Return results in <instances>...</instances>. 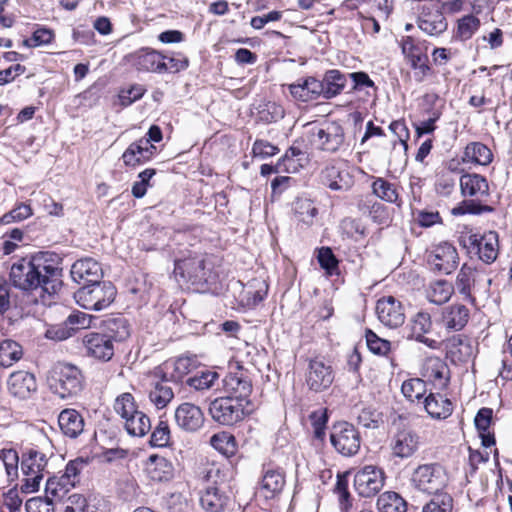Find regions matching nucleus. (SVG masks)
<instances>
[{
	"instance_id": "nucleus-1",
	"label": "nucleus",
	"mask_w": 512,
	"mask_h": 512,
	"mask_svg": "<svg viewBox=\"0 0 512 512\" xmlns=\"http://www.w3.org/2000/svg\"><path fill=\"white\" fill-rule=\"evenodd\" d=\"M59 259L48 252L18 259L10 267L9 281L20 290L35 293L44 305L61 287Z\"/></svg>"
},
{
	"instance_id": "nucleus-2",
	"label": "nucleus",
	"mask_w": 512,
	"mask_h": 512,
	"mask_svg": "<svg viewBox=\"0 0 512 512\" xmlns=\"http://www.w3.org/2000/svg\"><path fill=\"white\" fill-rule=\"evenodd\" d=\"M50 389L61 399L76 397L84 388L81 370L70 363H57L48 378Z\"/></svg>"
},
{
	"instance_id": "nucleus-3",
	"label": "nucleus",
	"mask_w": 512,
	"mask_h": 512,
	"mask_svg": "<svg viewBox=\"0 0 512 512\" xmlns=\"http://www.w3.org/2000/svg\"><path fill=\"white\" fill-rule=\"evenodd\" d=\"M449 481L445 467L438 463L418 465L411 473L410 485L416 491L432 495L442 492Z\"/></svg>"
},
{
	"instance_id": "nucleus-4",
	"label": "nucleus",
	"mask_w": 512,
	"mask_h": 512,
	"mask_svg": "<svg viewBox=\"0 0 512 512\" xmlns=\"http://www.w3.org/2000/svg\"><path fill=\"white\" fill-rule=\"evenodd\" d=\"M115 286L109 281H99L79 288L74 293L76 302L86 310L101 311L114 301Z\"/></svg>"
},
{
	"instance_id": "nucleus-5",
	"label": "nucleus",
	"mask_w": 512,
	"mask_h": 512,
	"mask_svg": "<svg viewBox=\"0 0 512 512\" xmlns=\"http://www.w3.org/2000/svg\"><path fill=\"white\" fill-rule=\"evenodd\" d=\"M209 413L217 423L230 426L242 421L250 412L244 403L224 396L218 397L210 403Z\"/></svg>"
},
{
	"instance_id": "nucleus-6",
	"label": "nucleus",
	"mask_w": 512,
	"mask_h": 512,
	"mask_svg": "<svg viewBox=\"0 0 512 512\" xmlns=\"http://www.w3.org/2000/svg\"><path fill=\"white\" fill-rule=\"evenodd\" d=\"M458 259L456 248L448 242L435 245L426 253L430 270L443 275L451 274L457 268Z\"/></svg>"
},
{
	"instance_id": "nucleus-7",
	"label": "nucleus",
	"mask_w": 512,
	"mask_h": 512,
	"mask_svg": "<svg viewBox=\"0 0 512 512\" xmlns=\"http://www.w3.org/2000/svg\"><path fill=\"white\" fill-rule=\"evenodd\" d=\"M175 277H180L184 283L203 287L209 282L210 272L205 267V260L200 256L180 259L175 262Z\"/></svg>"
},
{
	"instance_id": "nucleus-8",
	"label": "nucleus",
	"mask_w": 512,
	"mask_h": 512,
	"mask_svg": "<svg viewBox=\"0 0 512 512\" xmlns=\"http://www.w3.org/2000/svg\"><path fill=\"white\" fill-rule=\"evenodd\" d=\"M343 127L337 122H325L311 131V142L318 149L330 153L339 150L344 142Z\"/></svg>"
},
{
	"instance_id": "nucleus-9",
	"label": "nucleus",
	"mask_w": 512,
	"mask_h": 512,
	"mask_svg": "<svg viewBox=\"0 0 512 512\" xmlns=\"http://www.w3.org/2000/svg\"><path fill=\"white\" fill-rule=\"evenodd\" d=\"M401 49L405 59L414 70L415 80L419 83L423 82L431 72L425 49L410 36L402 39Z\"/></svg>"
},
{
	"instance_id": "nucleus-10",
	"label": "nucleus",
	"mask_w": 512,
	"mask_h": 512,
	"mask_svg": "<svg viewBox=\"0 0 512 512\" xmlns=\"http://www.w3.org/2000/svg\"><path fill=\"white\" fill-rule=\"evenodd\" d=\"M330 441L333 447L343 456L355 455L361 444L359 432L352 424L347 422L334 425Z\"/></svg>"
},
{
	"instance_id": "nucleus-11",
	"label": "nucleus",
	"mask_w": 512,
	"mask_h": 512,
	"mask_svg": "<svg viewBox=\"0 0 512 512\" xmlns=\"http://www.w3.org/2000/svg\"><path fill=\"white\" fill-rule=\"evenodd\" d=\"M334 377L332 366L318 358L309 360L305 373V383L310 391L320 393L329 389Z\"/></svg>"
},
{
	"instance_id": "nucleus-12",
	"label": "nucleus",
	"mask_w": 512,
	"mask_h": 512,
	"mask_svg": "<svg viewBox=\"0 0 512 512\" xmlns=\"http://www.w3.org/2000/svg\"><path fill=\"white\" fill-rule=\"evenodd\" d=\"M384 472L373 465H367L354 476V487L362 497L376 495L384 485Z\"/></svg>"
},
{
	"instance_id": "nucleus-13",
	"label": "nucleus",
	"mask_w": 512,
	"mask_h": 512,
	"mask_svg": "<svg viewBox=\"0 0 512 512\" xmlns=\"http://www.w3.org/2000/svg\"><path fill=\"white\" fill-rule=\"evenodd\" d=\"M419 445V435L407 427L397 429L389 444L392 455L400 459L412 457L418 451Z\"/></svg>"
},
{
	"instance_id": "nucleus-14",
	"label": "nucleus",
	"mask_w": 512,
	"mask_h": 512,
	"mask_svg": "<svg viewBox=\"0 0 512 512\" xmlns=\"http://www.w3.org/2000/svg\"><path fill=\"white\" fill-rule=\"evenodd\" d=\"M418 27L430 36H437L446 31L447 21L436 4L425 3L420 8Z\"/></svg>"
},
{
	"instance_id": "nucleus-15",
	"label": "nucleus",
	"mask_w": 512,
	"mask_h": 512,
	"mask_svg": "<svg viewBox=\"0 0 512 512\" xmlns=\"http://www.w3.org/2000/svg\"><path fill=\"white\" fill-rule=\"evenodd\" d=\"M321 182L334 191L346 192L354 185V178L349 170L339 163L327 165L320 174Z\"/></svg>"
},
{
	"instance_id": "nucleus-16",
	"label": "nucleus",
	"mask_w": 512,
	"mask_h": 512,
	"mask_svg": "<svg viewBox=\"0 0 512 512\" xmlns=\"http://www.w3.org/2000/svg\"><path fill=\"white\" fill-rule=\"evenodd\" d=\"M376 313L380 322L390 328H397L405 321L404 308L393 296L379 299L376 304Z\"/></svg>"
},
{
	"instance_id": "nucleus-17",
	"label": "nucleus",
	"mask_w": 512,
	"mask_h": 512,
	"mask_svg": "<svg viewBox=\"0 0 512 512\" xmlns=\"http://www.w3.org/2000/svg\"><path fill=\"white\" fill-rule=\"evenodd\" d=\"M70 274L73 281L82 286L97 283L103 277L100 263L90 257L75 261L71 267Z\"/></svg>"
},
{
	"instance_id": "nucleus-18",
	"label": "nucleus",
	"mask_w": 512,
	"mask_h": 512,
	"mask_svg": "<svg viewBox=\"0 0 512 512\" xmlns=\"http://www.w3.org/2000/svg\"><path fill=\"white\" fill-rule=\"evenodd\" d=\"M82 342L87 354L97 360L107 362L114 355V343L101 331L86 333Z\"/></svg>"
},
{
	"instance_id": "nucleus-19",
	"label": "nucleus",
	"mask_w": 512,
	"mask_h": 512,
	"mask_svg": "<svg viewBox=\"0 0 512 512\" xmlns=\"http://www.w3.org/2000/svg\"><path fill=\"white\" fill-rule=\"evenodd\" d=\"M177 426L186 432H196L204 424V414L201 408L193 403L180 404L174 413Z\"/></svg>"
},
{
	"instance_id": "nucleus-20",
	"label": "nucleus",
	"mask_w": 512,
	"mask_h": 512,
	"mask_svg": "<svg viewBox=\"0 0 512 512\" xmlns=\"http://www.w3.org/2000/svg\"><path fill=\"white\" fill-rule=\"evenodd\" d=\"M433 324L431 316L428 312L419 311L417 312L409 322V334L408 339H414L417 342L425 344L431 349L438 348V342L434 339L426 337V334L430 333Z\"/></svg>"
},
{
	"instance_id": "nucleus-21",
	"label": "nucleus",
	"mask_w": 512,
	"mask_h": 512,
	"mask_svg": "<svg viewBox=\"0 0 512 512\" xmlns=\"http://www.w3.org/2000/svg\"><path fill=\"white\" fill-rule=\"evenodd\" d=\"M226 397L237 399L238 402L249 405L248 400L252 392V383L243 373H230L222 380Z\"/></svg>"
},
{
	"instance_id": "nucleus-22",
	"label": "nucleus",
	"mask_w": 512,
	"mask_h": 512,
	"mask_svg": "<svg viewBox=\"0 0 512 512\" xmlns=\"http://www.w3.org/2000/svg\"><path fill=\"white\" fill-rule=\"evenodd\" d=\"M422 376L432 382L437 389H445L450 380V370L439 357H428L422 366Z\"/></svg>"
},
{
	"instance_id": "nucleus-23",
	"label": "nucleus",
	"mask_w": 512,
	"mask_h": 512,
	"mask_svg": "<svg viewBox=\"0 0 512 512\" xmlns=\"http://www.w3.org/2000/svg\"><path fill=\"white\" fill-rule=\"evenodd\" d=\"M285 486V475L282 469L267 467L263 471L259 493L265 499L276 498Z\"/></svg>"
},
{
	"instance_id": "nucleus-24",
	"label": "nucleus",
	"mask_w": 512,
	"mask_h": 512,
	"mask_svg": "<svg viewBox=\"0 0 512 512\" xmlns=\"http://www.w3.org/2000/svg\"><path fill=\"white\" fill-rule=\"evenodd\" d=\"M469 318V309L463 304L455 303L442 308L440 322L448 330L460 331L466 326Z\"/></svg>"
},
{
	"instance_id": "nucleus-25",
	"label": "nucleus",
	"mask_w": 512,
	"mask_h": 512,
	"mask_svg": "<svg viewBox=\"0 0 512 512\" xmlns=\"http://www.w3.org/2000/svg\"><path fill=\"white\" fill-rule=\"evenodd\" d=\"M156 147L148 144L147 140L132 142L122 154V160L126 166L136 167L148 162L154 155Z\"/></svg>"
},
{
	"instance_id": "nucleus-26",
	"label": "nucleus",
	"mask_w": 512,
	"mask_h": 512,
	"mask_svg": "<svg viewBox=\"0 0 512 512\" xmlns=\"http://www.w3.org/2000/svg\"><path fill=\"white\" fill-rule=\"evenodd\" d=\"M8 389L13 396L26 399L36 391V379L27 371L13 372L8 379Z\"/></svg>"
},
{
	"instance_id": "nucleus-27",
	"label": "nucleus",
	"mask_w": 512,
	"mask_h": 512,
	"mask_svg": "<svg viewBox=\"0 0 512 512\" xmlns=\"http://www.w3.org/2000/svg\"><path fill=\"white\" fill-rule=\"evenodd\" d=\"M460 191L463 197L480 200L489 196V184L487 179L476 173H466L460 177Z\"/></svg>"
},
{
	"instance_id": "nucleus-28",
	"label": "nucleus",
	"mask_w": 512,
	"mask_h": 512,
	"mask_svg": "<svg viewBox=\"0 0 512 512\" xmlns=\"http://www.w3.org/2000/svg\"><path fill=\"white\" fill-rule=\"evenodd\" d=\"M291 95L302 102L315 100L323 97V86L321 81L314 77L299 79L297 83L289 85Z\"/></svg>"
},
{
	"instance_id": "nucleus-29",
	"label": "nucleus",
	"mask_w": 512,
	"mask_h": 512,
	"mask_svg": "<svg viewBox=\"0 0 512 512\" xmlns=\"http://www.w3.org/2000/svg\"><path fill=\"white\" fill-rule=\"evenodd\" d=\"M422 403L427 414L436 420L447 419L454 410L451 400L440 393H429Z\"/></svg>"
},
{
	"instance_id": "nucleus-30",
	"label": "nucleus",
	"mask_w": 512,
	"mask_h": 512,
	"mask_svg": "<svg viewBox=\"0 0 512 512\" xmlns=\"http://www.w3.org/2000/svg\"><path fill=\"white\" fill-rule=\"evenodd\" d=\"M146 470L149 478L156 482H168L174 477V466L168 459L151 455L148 458Z\"/></svg>"
},
{
	"instance_id": "nucleus-31",
	"label": "nucleus",
	"mask_w": 512,
	"mask_h": 512,
	"mask_svg": "<svg viewBox=\"0 0 512 512\" xmlns=\"http://www.w3.org/2000/svg\"><path fill=\"white\" fill-rule=\"evenodd\" d=\"M58 424L62 433L70 438L78 437L84 430V419L75 409H64L58 416Z\"/></svg>"
},
{
	"instance_id": "nucleus-32",
	"label": "nucleus",
	"mask_w": 512,
	"mask_h": 512,
	"mask_svg": "<svg viewBox=\"0 0 512 512\" xmlns=\"http://www.w3.org/2000/svg\"><path fill=\"white\" fill-rule=\"evenodd\" d=\"M478 276L479 273L475 268L464 264L456 278L455 287L457 291L464 300L471 304H475V298L472 295V288L475 286Z\"/></svg>"
},
{
	"instance_id": "nucleus-33",
	"label": "nucleus",
	"mask_w": 512,
	"mask_h": 512,
	"mask_svg": "<svg viewBox=\"0 0 512 512\" xmlns=\"http://www.w3.org/2000/svg\"><path fill=\"white\" fill-rule=\"evenodd\" d=\"M477 246L479 258L487 264L493 263L498 256V234L489 231L473 242Z\"/></svg>"
},
{
	"instance_id": "nucleus-34",
	"label": "nucleus",
	"mask_w": 512,
	"mask_h": 512,
	"mask_svg": "<svg viewBox=\"0 0 512 512\" xmlns=\"http://www.w3.org/2000/svg\"><path fill=\"white\" fill-rule=\"evenodd\" d=\"M101 332L114 343L127 339L130 335V328L125 318L109 317L103 321Z\"/></svg>"
},
{
	"instance_id": "nucleus-35",
	"label": "nucleus",
	"mask_w": 512,
	"mask_h": 512,
	"mask_svg": "<svg viewBox=\"0 0 512 512\" xmlns=\"http://www.w3.org/2000/svg\"><path fill=\"white\" fill-rule=\"evenodd\" d=\"M447 354L453 362H467L473 354V346L469 339L455 335L448 339Z\"/></svg>"
},
{
	"instance_id": "nucleus-36",
	"label": "nucleus",
	"mask_w": 512,
	"mask_h": 512,
	"mask_svg": "<svg viewBox=\"0 0 512 512\" xmlns=\"http://www.w3.org/2000/svg\"><path fill=\"white\" fill-rule=\"evenodd\" d=\"M48 464L47 456L35 448H28L22 455L23 474H43Z\"/></svg>"
},
{
	"instance_id": "nucleus-37",
	"label": "nucleus",
	"mask_w": 512,
	"mask_h": 512,
	"mask_svg": "<svg viewBox=\"0 0 512 512\" xmlns=\"http://www.w3.org/2000/svg\"><path fill=\"white\" fill-rule=\"evenodd\" d=\"M320 81L323 86V98L331 99L343 91L347 78L341 71L332 69L326 71L323 79Z\"/></svg>"
},
{
	"instance_id": "nucleus-38",
	"label": "nucleus",
	"mask_w": 512,
	"mask_h": 512,
	"mask_svg": "<svg viewBox=\"0 0 512 512\" xmlns=\"http://www.w3.org/2000/svg\"><path fill=\"white\" fill-rule=\"evenodd\" d=\"M228 497L218 486H208L200 497L202 507L209 512H220L227 503Z\"/></svg>"
},
{
	"instance_id": "nucleus-39",
	"label": "nucleus",
	"mask_w": 512,
	"mask_h": 512,
	"mask_svg": "<svg viewBox=\"0 0 512 512\" xmlns=\"http://www.w3.org/2000/svg\"><path fill=\"white\" fill-rule=\"evenodd\" d=\"M463 161L479 165H488L493 159L491 150L480 142L469 143L463 154Z\"/></svg>"
},
{
	"instance_id": "nucleus-40",
	"label": "nucleus",
	"mask_w": 512,
	"mask_h": 512,
	"mask_svg": "<svg viewBox=\"0 0 512 512\" xmlns=\"http://www.w3.org/2000/svg\"><path fill=\"white\" fill-rule=\"evenodd\" d=\"M125 429L132 436L143 437L151 431L150 418L138 409L125 420Z\"/></svg>"
},
{
	"instance_id": "nucleus-41",
	"label": "nucleus",
	"mask_w": 512,
	"mask_h": 512,
	"mask_svg": "<svg viewBox=\"0 0 512 512\" xmlns=\"http://www.w3.org/2000/svg\"><path fill=\"white\" fill-rule=\"evenodd\" d=\"M218 380L219 374L216 371L203 369L188 377L186 384L195 391H206L211 389Z\"/></svg>"
},
{
	"instance_id": "nucleus-42",
	"label": "nucleus",
	"mask_w": 512,
	"mask_h": 512,
	"mask_svg": "<svg viewBox=\"0 0 512 512\" xmlns=\"http://www.w3.org/2000/svg\"><path fill=\"white\" fill-rule=\"evenodd\" d=\"M377 508L379 512H406L407 502L400 494L388 491L378 497Z\"/></svg>"
},
{
	"instance_id": "nucleus-43",
	"label": "nucleus",
	"mask_w": 512,
	"mask_h": 512,
	"mask_svg": "<svg viewBox=\"0 0 512 512\" xmlns=\"http://www.w3.org/2000/svg\"><path fill=\"white\" fill-rule=\"evenodd\" d=\"M150 402L157 408H165L174 398L172 388L167 384V379L158 381L149 392Z\"/></svg>"
},
{
	"instance_id": "nucleus-44",
	"label": "nucleus",
	"mask_w": 512,
	"mask_h": 512,
	"mask_svg": "<svg viewBox=\"0 0 512 512\" xmlns=\"http://www.w3.org/2000/svg\"><path fill=\"white\" fill-rule=\"evenodd\" d=\"M165 56L155 50L143 51L137 57V67L140 70L162 73Z\"/></svg>"
},
{
	"instance_id": "nucleus-45",
	"label": "nucleus",
	"mask_w": 512,
	"mask_h": 512,
	"mask_svg": "<svg viewBox=\"0 0 512 512\" xmlns=\"http://www.w3.org/2000/svg\"><path fill=\"white\" fill-rule=\"evenodd\" d=\"M372 193L383 201L397 203L399 195L396 185L382 177L374 178L371 184Z\"/></svg>"
},
{
	"instance_id": "nucleus-46",
	"label": "nucleus",
	"mask_w": 512,
	"mask_h": 512,
	"mask_svg": "<svg viewBox=\"0 0 512 512\" xmlns=\"http://www.w3.org/2000/svg\"><path fill=\"white\" fill-rule=\"evenodd\" d=\"M454 291L453 285L446 280H437L431 283L428 297L432 303L443 304L447 302Z\"/></svg>"
},
{
	"instance_id": "nucleus-47",
	"label": "nucleus",
	"mask_w": 512,
	"mask_h": 512,
	"mask_svg": "<svg viewBox=\"0 0 512 512\" xmlns=\"http://www.w3.org/2000/svg\"><path fill=\"white\" fill-rule=\"evenodd\" d=\"M402 394L411 402L424 400L427 388L426 382L420 378H411L403 382L401 386Z\"/></svg>"
},
{
	"instance_id": "nucleus-48",
	"label": "nucleus",
	"mask_w": 512,
	"mask_h": 512,
	"mask_svg": "<svg viewBox=\"0 0 512 512\" xmlns=\"http://www.w3.org/2000/svg\"><path fill=\"white\" fill-rule=\"evenodd\" d=\"M22 357V347L13 340H5L0 344V365L9 367Z\"/></svg>"
},
{
	"instance_id": "nucleus-49",
	"label": "nucleus",
	"mask_w": 512,
	"mask_h": 512,
	"mask_svg": "<svg viewBox=\"0 0 512 512\" xmlns=\"http://www.w3.org/2000/svg\"><path fill=\"white\" fill-rule=\"evenodd\" d=\"M476 200L477 199L472 198L461 201L451 210V213L454 216H460L465 214L481 215L483 213H491L494 211L492 206L481 204Z\"/></svg>"
},
{
	"instance_id": "nucleus-50",
	"label": "nucleus",
	"mask_w": 512,
	"mask_h": 512,
	"mask_svg": "<svg viewBox=\"0 0 512 512\" xmlns=\"http://www.w3.org/2000/svg\"><path fill=\"white\" fill-rule=\"evenodd\" d=\"M115 412L124 420L138 410V405L131 393L125 392L118 395L114 401Z\"/></svg>"
},
{
	"instance_id": "nucleus-51",
	"label": "nucleus",
	"mask_w": 512,
	"mask_h": 512,
	"mask_svg": "<svg viewBox=\"0 0 512 512\" xmlns=\"http://www.w3.org/2000/svg\"><path fill=\"white\" fill-rule=\"evenodd\" d=\"M169 380L179 383L196 368V361L191 357H179L173 362Z\"/></svg>"
},
{
	"instance_id": "nucleus-52",
	"label": "nucleus",
	"mask_w": 512,
	"mask_h": 512,
	"mask_svg": "<svg viewBox=\"0 0 512 512\" xmlns=\"http://www.w3.org/2000/svg\"><path fill=\"white\" fill-rule=\"evenodd\" d=\"M210 444L226 456L233 455L236 450L235 438L228 432L214 434L210 438Z\"/></svg>"
},
{
	"instance_id": "nucleus-53",
	"label": "nucleus",
	"mask_w": 512,
	"mask_h": 512,
	"mask_svg": "<svg viewBox=\"0 0 512 512\" xmlns=\"http://www.w3.org/2000/svg\"><path fill=\"white\" fill-rule=\"evenodd\" d=\"M480 27V19L473 14L460 18L457 22V36L461 40L470 39Z\"/></svg>"
},
{
	"instance_id": "nucleus-54",
	"label": "nucleus",
	"mask_w": 512,
	"mask_h": 512,
	"mask_svg": "<svg viewBox=\"0 0 512 512\" xmlns=\"http://www.w3.org/2000/svg\"><path fill=\"white\" fill-rule=\"evenodd\" d=\"M171 431L167 421L159 420L153 429L150 437V444L153 447L163 448L170 445Z\"/></svg>"
},
{
	"instance_id": "nucleus-55",
	"label": "nucleus",
	"mask_w": 512,
	"mask_h": 512,
	"mask_svg": "<svg viewBox=\"0 0 512 512\" xmlns=\"http://www.w3.org/2000/svg\"><path fill=\"white\" fill-rule=\"evenodd\" d=\"M434 497L423 506L422 512H451L453 499L447 493L433 494Z\"/></svg>"
},
{
	"instance_id": "nucleus-56",
	"label": "nucleus",
	"mask_w": 512,
	"mask_h": 512,
	"mask_svg": "<svg viewBox=\"0 0 512 512\" xmlns=\"http://www.w3.org/2000/svg\"><path fill=\"white\" fill-rule=\"evenodd\" d=\"M318 210L314 206L313 202L309 199H299L295 203V215L298 221L311 225Z\"/></svg>"
},
{
	"instance_id": "nucleus-57",
	"label": "nucleus",
	"mask_w": 512,
	"mask_h": 512,
	"mask_svg": "<svg viewBox=\"0 0 512 512\" xmlns=\"http://www.w3.org/2000/svg\"><path fill=\"white\" fill-rule=\"evenodd\" d=\"M357 421L365 428L375 429L383 422L382 413L373 407H365L358 414Z\"/></svg>"
},
{
	"instance_id": "nucleus-58",
	"label": "nucleus",
	"mask_w": 512,
	"mask_h": 512,
	"mask_svg": "<svg viewBox=\"0 0 512 512\" xmlns=\"http://www.w3.org/2000/svg\"><path fill=\"white\" fill-rule=\"evenodd\" d=\"M31 215H32V209H31L30 205L25 204V203H20L14 209L5 213L0 218V223L6 225V224L13 223V222L22 221V220L29 218Z\"/></svg>"
},
{
	"instance_id": "nucleus-59",
	"label": "nucleus",
	"mask_w": 512,
	"mask_h": 512,
	"mask_svg": "<svg viewBox=\"0 0 512 512\" xmlns=\"http://www.w3.org/2000/svg\"><path fill=\"white\" fill-rule=\"evenodd\" d=\"M0 460L3 462L8 477H17L18 475V453L14 449L0 450Z\"/></svg>"
},
{
	"instance_id": "nucleus-60",
	"label": "nucleus",
	"mask_w": 512,
	"mask_h": 512,
	"mask_svg": "<svg viewBox=\"0 0 512 512\" xmlns=\"http://www.w3.org/2000/svg\"><path fill=\"white\" fill-rule=\"evenodd\" d=\"M317 259L321 268L329 275H332L338 268V260L329 247L320 248Z\"/></svg>"
},
{
	"instance_id": "nucleus-61",
	"label": "nucleus",
	"mask_w": 512,
	"mask_h": 512,
	"mask_svg": "<svg viewBox=\"0 0 512 512\" xmlns=\"http://www.w3.org/2000/svg\"><path fill=\"white\" fill-rule=\"evenodd\" d=\"M366 343L369 350L377 355H386L390 351V342L379 338L373 331L367 330Z\"/></svg>"
},
{
	"instance_id": "nucleus-62",
	"label": "nucleus",
	"mask_w": 512,
	"mask_h": 512,
	"mask_svg": "<svg viewBox=\"0 0 512 512\" xmlns=\"http://www.w3.org/2000/svg\"><path fill=\"white\" fill-rule=\"evenodd\" d=\"M69 484H66L63 481V478H55L51 477L46 482V496H49L52 500L53 498H62L69 491Z\"/></svg>"
},
{
	"instance_id": "nucleus-63",
	"label": "nucleus",
	"mask_w": 512,
	"mask_h": 512,
	"mask_svg": "<svg viewBox=\"0 0 512 512\" xmlns=\"http://www.w3.org/2000/svg\"><path fill=\"white\" fill-rule=\"evenodd\" d=\"M335 492L338 494L341 511L348 512L351 507V495L348 491V483L345 477L338 476Z\"/></svg>"
},
{
	"instance_id": "nucleus-64",
	"label": "nucleus",
	"mask_w": 512,
	"mask_h": 512,
	"mask_svg": "<svg viewBox=\"0 0 512 512\" xmlns=\"http://www.w3.org/2000/svg\"><path fill=\"white\" fill-rule=\"evenodd\" d=\"M25 508L27 512H54L53 501L49 496L29 499L25 504Z\"/></svg>"
}]
</instances>
